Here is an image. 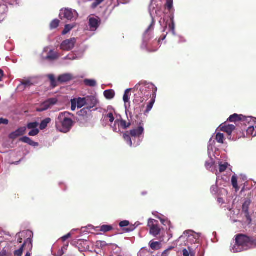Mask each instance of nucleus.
<instances>
[{
    "mask_svg": "<svg viewBox=\"0 0 256 256\" xmlns=\"http://www.w3.org/2000/svg\"><path fill=\"white\" fill-rule=\"evenodd\" d=\"M136 93L134 94V108L135 114H141L144 107V102L151 98L150 101L148 103L146 110L144 113L149 112L152 109L156 101L158 88L153 84L146 81H142L136 84L134 88Z\"/></svg>",
    "mask_w": 256,
    "mask_h": 256,
    "instance_id": "obj_1",
    "label": "nucleus"
},
{
    "mask_svg": "<svg viewBox=\"0 0 256 256\" xmlns=\"http://www.w3.org/2000/svg\"><path fill=\"white\" fill-rule=\"evenodd\" d=\"M256 246V239L244 234H239L236 236L234 244H232L230 251L232 252H239L248 250Z\"/></svg>",
    "mask_w": 256,
    "mask_h": 256,
    "instance_id": "obj_2",
    "label": "nucleus"
},
{
    "mask_svg": "<svg viewBox=\"0 0 256 256\" xmlns=\"http://www.w3.org/2000/svg\"><path fill=\"white\" fill-rule=\"evenodd\" d=\"M73 116L72 114L67 112L60 113L55 121L56 130L65 134L69 132L74 124L72 119Z\"/></svg>",
    "mask_w": 256,
    "mask_h": 256,
    "instance_id": "obj_3",
    "label": "nucleus"
},
{
    "mask_svg": "<svg viewBox=\"0 0 256 256\" xmlns=\"http://www.w3.org/2000/svg\"><path fill=\"white\" fill-rule=\"evenodd\" d=\"M214 140L210 138L208 142V155L210 159L206 162L205 166L208 170L217 175L218 172L216 166H214L215 162L212 158V154H213L214 150H216L214 146Z\"/></svg>",
    "mask_w": 256,
    "mask_h": 256,
    "instance_id": "obj_4",
    "label": "nucleus"
},
{
    "mask_svg": "<svg viewBox=\"0 0 256 256\" xmlns=\"http://www.w3.org/2000/svg\"><path fill=\"white\" fill-rule=\"evenodd\" d=\"M144 133V124L140 123L138 126L135 128L130 130V134L133 138L134 146L136 147L139 146L144 138L142 136Z\"/></svg>",
    "mask_w": 256,
    "mask_h": 256,
    "instance_id": "obj_5",
    "label": "nucleus"
},
{
    "mask_svg": "<svg viewBox=\"0 0 256 256\" xmlns=\"http://www.w3.org/2000/svg\"><path fill=\"white\" fill-rule=\"evenodd\" d=\"M59 16L61 20H66L68 21H74L78 16V12L72 8H63L60 10Z\"/></svg>",
    "mask_w": 256,
    "mask_h": 256,
    "instance_id": "obj_6",
    "label": "nucleus"
},
{
    "mask_svg": "<svg viewBox=\"0 0 256 256\" xmlns=\"http://www.w3.org/2000/svg\"><path fill=\"white\" fill-rule=\"evenodd\" d=\"M158 222L155 220L150 218L148 226L150 228V234L154 236H156L160 232V228L158 226Z\"/></svg>",
    "mask_w": 256,
    "mask_h": 256,
    "instance_id": "obj_7",
    "label": "nucleus"
},
{
    "mask_svg": "<svg viewBox=\"0 0 256 256\" xmlns=\"http://www.w3.org/2000/svg\"><path fill=\"white\" fill-rule=\"evenodd\" d=\"M58 102V100L56 98H49L42 103L40 106L37 108V111L42 112L45 111L56 104Z\"/></svg>",
    "mask_w": 256,
    "mask_h": 256,
    "instance_id": "obj_8",
    "label": "nucleus"
},
{
    "mask_svg": "<svg viewBox=\"0 0 256 256\" xmlns=\"http://www.w3.org/2000/svg\"><path fill=\"white\" fill-rule=\"evenodd\" d=\"M76 38H71L63 41L60 45V49L64 51H70L73 49L76 43Z\"/></svg>",
    "mask_w": 256,
    "mask_h": 256,
    "instance_id": "obj_9",
    "label": "nucleus"
},
{
    "mask_svg": "<svg viewBox=\"0 0 256 256\" xmlns=\"http://www.w3.org/2000/svg\"><path fill=\"white\" fill-rule=\"evenodd\" d=\"M42 56L44 58L52 60L58 58L59 55L53 50H50L48 48H45L44 50Z\"/></svg>",
    "mask_w": 256,
    "mask_h": 256,
    "instance_id": "obj_10",
    "label": "nucleus"
},
{
    "mask_svg": "<svg viewBox=\"0 0 256 256\" xmlns=\"http://www.w3.org/2000/svg\"><path fill=\"white\" fill-rule=\"evenodd\" d=\"M154 22L152 19V22L147 30H146L144 34V38H143V44H142V48H147V46L146 42L147 41L152 38V31L154 29Z\"/></svg>",
    "mask_w": 256,
    "mask_h": 256,
    "instance_id": "obj_11",
    "label": "nucleus"
},
{
    "mask_svg": "<svg viewBox=\"0 0 256 256\" xmlns=\"http://www.w3.org/2000/svg\"><path fill=\"white\" fill-rule=\"evenodd\" d=\"M250 203L251 201L250 199L246 200L245 202L242 204V212L244 214V216L246 219V222L248 224H250L252 221L248 211L249 206L250 204Z\"/></svg>",
    "mask_w": 256,
    "mask_h": 256,
    "instance_id": "obj_12",
    "label": "nucleus"
},
{
    "mask_svg": "<svg viewBox=\"0 0 256 256\" xmlns=\"http://www.w3.org/2000/svg\"><path fill=\"white\" fill-rule=\"evenodd\" d=\"M115 114H116V112L112 106H108L106 112V114L104 115V118L106 120H108L111 124H113V122L115 121Z\"/></svg>",
    "mask_w": 256,
    "mask_h": 256,
    "instance_id": "obj_13",
    "label": "nucleus"
},
{
    "mask_svg": "<svg viewBox=\"0 0 256 256\" xmlns=\"http://www.w3.org/2000/svg\"><path fill=\"white\" fill-rule=\"evenodd\" d=\"M200 235L201 234L200 233H196L192 230H189L184 232L183 236H187L188 241L196 242L198 240Z\"/></svg>",
    "mask_w": 256,
    "mask_h": 256,
    "instance_id": "obj_14",
    "label": "nucleus"
},
{
    "mask_svg": "<svg viewBox=\"0 0 256 256\" xmlns=\"http://www.w3.org/2000/svg\"><path fill=\"white\" fill-rule=\"evenodd\" d=\"M220 130L228 134V138L231 139V134L235 130L236 126L234 124H228L226 122L222 124L219 127Z\"/></svg>",
    "mask_w": 256,
    "mask_h": 256,
    "instance_id": "obj_15",
    "label": "nucleus"
},
{
    "mask_svg": "<svg viewBox=\"0 0 256 256\" xmlns=\"http://www.w3.org/2000/svg\"><path fill=\"white\" fill-rule=\"evenodd\" d=\"M34 78V77H31L23 80L18 88L21 90H24L25 88L30 87L35 84Z\"/></svg>",
    "mask_w": 256,
    "mask_h": 256,
    "instance_id": "obj_16",
    "label": "nucleus"
},
{
    "mask_svg": "<svg viewBox=\"0 0 256 256\" xmlns=\"http://www.w3.org/2000/svg\"><path fill=\"white\" fill-rule=\"evenodd\" d=\"M27 247L28 248L30 249L32 248V238H28L24 242L23 244L22 245L20 248L14 251V254L15 256H22L24 247Z\"/></svg>",
    "mask_w": 256,
    "mask_h": 256,
    "instance_id": "obj_17",
    "label": "nucleus"
},
{
    "mask_svg": "<svg viewBox=\"0 0 256 256\" xmlns=\"http://www.w3.org/2000/svg\"><path fill=\"white\" fill-rule=\"evenodd\" d=\"M26 128L25 126L20 128L14 132H11L9 134L8 137L10 139L14 140L17 138L24 135L26 132Z\"/></svg>",
    "mask_w": 256,
    "mask_h": 256,
    "instance_id": "obj_18",
    "label": "nucleus"
},
{
    "mask_svg": "<svg viewBox=\"0 0 256 256\" xmlns=\"http://www.w3.org/2000/svg\"><path fill=\"white\" fill-rule=\"evenodd\" d=\"M100 23V20L98 17H92L89 18V26L92 31L96 30Z\"/></svg>",
    "mask_w": 256,
    "mask_h": 256,
    "instance_id": "obj_19",
    "label": "nucleus"
},
{
    "mask_svg": "<svg viewBox=\"0 0 256 256\" xmlns=\"http://www.w3.org/2000/svg\"><path fill=\"white\" fill-rule=\"evenodd\" d=\"M74 78L72 74L70 73H66L60 74L58 76V82L62 84L68 82Z\"/></svg>",
    "mask_w": 256,
    "mask_h": 256,
    "instance_id": "obj_20",
    "label": "nucleus"
},
{
    "mask_svg": "<svg viewBox=\"0 0 256 256\" xmlns=\"http://www.w3.org/2000/svg\"><path fill=\"white\" fill-rule=\"evenodd\" d=\"M86 106L88 108L94 107L98 104V100L94 96H88L86 97Z\"/></svg>",
    "mask_w": 256,
    "mask_h": 256,
    "instance_id": "obj_21",
    "label": "nucleus"
},
{
    "mask_svg": "<svg viewBox=\"0 0 256 256\" xmlns=\"http://www.w3.org/2000/svg\"><path fill=\"white\" fill-rule=\"evenodd\" d=\"M131 90L130 88L126 90L124 92L123 100L124 102V108L126 109V112L127 114L128 109L130 107V92Z\"/></svg>",
    "mask_w": 256,
    "mask_h": 256,
    "instance_id": "obj_22",
    "label": "nucleus"
},
{
    "mask_svg": "<svg viewBox=\"0 0 256 256\" xmlns=\"http://www.w3.org/2000/svg\"><path fill=\"white\" fill-rule=\"evenodd\" d=\"M24 236H27L28 238H32V237L33 236V233L31 230H26L23 231L22 232H18L16 235V238L18 239V242L19 243H22V237Z\"/></svg>",
    "mask_w": 256,
    "mask_h": 256,
    "instance_id": "obj_23",
    "label": "nucleus"
},
{
    "mask_svg": "<svg viewBox=\"0 0 256 256\" xmlns=\"http://www.w3.org/2000/svg\"><path fill=\"white\" fill-rule=\"evenodd\" d=\"M113 131L116 132H120L122 129V124L120 119L116 118L113 124H110Z\"/></svg>",
    "mask_w": 256,
    "mask_h": 256,
    "instance_id": "obj_24",
    "label": "nucleus"
},
{
    "mask_svg": "<svg viewBox=\"0 0 256 256\" xmlns=\"http://www.w3.org/2000/svg\"><path fill=\"white\" fill-rule=\"evenodd\" d=\"M20 142L27 144L31 146L36 147L38 146V142H34L28 136H23L20 139Z\"/></svg>",
    "mask_w": 256,
    "mask_h": 256,
    "instance_id": "obj_25",
    "label": "nucleus"
},
{
    "mask_svg": "<svg viewBox=\"0 0 256 256\" xmlns=\"http://www.w3.org/2000/svg\"><path fill=\"white\" fill-rule=\"evenodd\" d=\"M7 12L8 7L6 4L0 5V22L4 19Z\"/></svg>",
    "mask_w": 256,
    "mask_h": 256,
    "instance_id": "obj_26",
    "label": "nucleus"
},
{
    "mask_svg": "<svg viewBox=\"0 0 256 256\" xmlns=\"http://www.w3.org/2000/svg\"><path fill=\"white\" fill-rule=\"evenodd\" d=\"M150 247L154 250H160L162 247V244L159 242H154V240H151L149 242Z\"/></svg>",
    "mask_w": 256,
    "mask_h": 256,
    "instance_id": "obj_27",
    "label": "nucleus"
},
{
    "mask_svg": "<svg viewBox=\"0 0 256 256\" xmlns=\"http://www.w3.org/2000/svg\"><path fill=\"white\" fill-rule=\"evenodd\" d=\"M242 121L244 122H246L248 123L250 126L253 125L254 124H255L256 122V118H254L252 116H242Z\"/></svg>",
    "mask_w": 256,
    "mask_h": 256,
    "instance_id": "obj_28",
    "label": "nucleus"
},
{
    "mask_svg": "<svg viewBox=\"0 0 256 256\" xmlns=\"http://www.w3.org/2000/svg\"><path fill=\"white\" fill-rule=\"evenodd\" d=\"M169 30L172 32V34L174 36L176 35V32L175 31V24L174 22V16H172L170 17V22L168 24Z\"/></svg>",
    "mask_w": 256,
    "mask_h": 256,
    "instance_id": "obj_29",
    "label": "nucleus"
},
{
    "mask_svg": "<svg viewBox=\"0 0 256 256\" xmlns=\"http://www.w3.org/2000/svg\"><path fill=\"white\" fill-rule=\"evenodd\" d=\"M104 94L106 99L112 100L115 96V92L113 90H106L104 92Z\"/></svg>",
    "mask_w": 256,
    "mask_h": 256,
    "instance_id": "obj_30",
    "label": "nucleus"
},
{
    "mask_svg": "<svg viewBox=\"0 0 256 256\" xmlns=\"http://www.w3.org/2000/svg\"><path fill=\"white\" fill-rule=\"evenodd\" d=\"M242 115H238V114H234L230 116L228 119V121L230 122H236L239 120H242Z\"/></svg>",
    "mask_w": 256,
    "mask_h": 256,
    "instance_id": "obj_31",
    "label": "nucleus"
},
{
    "mask_svg": "<svg viewBox=\"0 0 256 256\" xmlns=\"http://www.w3.org/2000/svg\"><path fill=\"white\" fill-rule=\"evenodd\" d=\"M84 84L85 86L90 87H94L96 86V81L94 79H84Z\"/></svg>",
    "mask_w": 256,
    "mask_h": 256,
    "instance_id": "obj_32",
    "label": "nucleus"
},
{
    "mask_svg": "<svg viewBox=\"0 0 256 256\" xmlns=\"http://www.w3.org/2000/svg\"><path fill=\"white\" fill-rule=\"evenodd\" d=\"M75 99L78 108H82V106L86 105V98H78Z\"/></svg>",
    "mask_w": 256,
    "mask_h": 256,
    "instance_id": "obj_33",
    "label": "nucleus"
},
{
    "mask_svg": "<svg viewBox=\"0 0 256 256\" xmlns=\"http://www.w3.org/2000/svg\"><path fill=\"white\" fill-rule=\"evenodd\" d=\"M188 250L184 248L182 250L183 256H195L196 253L193 248L188 247Z\"/></svg>",
    "mask_w": 256,
    "mask_h": 256,
    "instance_id": "obj_34",
    "label": "nucleus"
},
{
    "mask_svg": "<svg viewBox=\"0 0 256 256\" xmlns=\"http://www.w3.org/2000/svg\"><path fill=\"white\" fill-rule=\"evenodd\" d=\"M52 121V120L50 118H47L44 120H42L40 124V128L41 130H43L45 129L48 124H50Z\"/></svg>",
    "mask_w": 256,
    "mask_h": 256,
    "instance_id": "obj_35",
    "label": "nucleus"
},
{
    "mask_svg": "<svg viewBox=\"0 0 256 256\" xmlns=\"http://www.w3.org/2000/svg\"><path fill=\"white\" fill-rule=\"evenodd\" d=\"M218 166H219V172H224L226 168H228V167H230V164H228V162H218Z\"/></svg>",
    "mask_w": 256,
    "mask_h": 256,
    "instance_id": "obj_36",
    "label": "nucleus"
},
{
    "mask_svg": "<svg viewBox=\"0 0 256 256\" xmlns=\"http://www.w3.org/2000/svg\"><path fill=\"white\" fill-rule=\"evenodd\" d=\"M76 26V24H66L64 26V30L62 32V34L65 35L68 34L69 32H70Z\"/></svg>",
    "mask_w": 256,
    "mask_h": 256,
    "instance_id": "obj_37",
    "label": "nucleus"
},
{
    "mask_svg": "<svg viewBox=\"0 0 256 256\" xmlns=\"http://www.w3.org/2000/svg\"><path fill=\"white\" fill-rule=\"evenodd\" d=\"M81 56H77L76 54L74 53H70L68 54V56L63 58V60H74L76 59H78L81 58Z\"/></svg>",
    "mask_w": 256,
    "mask_h": 256,
    "instance_id": "obj_38",
    "label": "nucleus"
},
{
    "mask_svg": "<svg viewBox=\"0 0 256 256\" xmlns=\"http://www.w3.org/2000/svg\"><path fill=\"white\" fill-rule=\"evenodd\" d=\"M123 138H124V140L126 142L128 145H129L130 146H134V143L132 142V140L128 134H124Z\"/></svg>",
    "mask_w": 256,
    "mask_h": 256,
    "instance_id": "obj_39",
    "label": "nucleus"
},
{
    "mask_svg": "<svg viewBox=\"0 0 256 256\" xmlns=\"http://www.w3.org/2000/svg\"><path fill=\"white\" fill-rule=\"evenodd\" d=\"M159 220L163 225L165 226H169V230L172 228L170 222L169 221L167 218L164 216L163 218H159Z\"/></svg>",
    "mask_w": 256,
    "mask_h": 256,
    "instance_id": "obj_40",
    "label": "nucleus"
},
{
    "mask_svg": "<svg viewBox=\"0 0 256 256\" xmlns=\"http://www.w3.org/2000/svg\"><path fill=\"white\" fill-rule=\"evenodd\" d=\"M216 140L220 144H223L224 141V135L220 132H217L216 136Z\"/></svg>",
    "mask_w": 256,
    "mask_h": 256,
    "instance_id": "obj_41",
    "label": "nucleus"
},
{
    "mask_svg": "<svg viewBox=\"0 0 256 256\" xmlns=\"http://www.w3.org/2000/svg\"><path fill=\"white\" fill-rule=\"evenodd\" d=\"M100 232H106L110 231L112 229V227L110 225H102L100 227Z\"/></svg>",
    "mask_w": 256,
    "mask_h": 256,
    "instance_id": "obj_42",
    "label": "nucleus"
},
{
    "mask_svg": "<svg viewBox=\"0 0 256 256\" xmlns=\"http://www.w3.org/2000/svg\"><path fill=\"white\" fill-rule=\"evenodd\" d=\"M48 76L52 86L54 88L56 87V86L57 82L55 79L54 76V74H48Z\"/></svg>",
    "mask_w": 256,
    "mask_h": 256,
    "instance_id": "obj_43",
    "label": "nucleus"
},
{
    "mask_svg": "<svg viewBox=\"0 0 256 256\" xmlns=\"http://www.w3.org/2000/svg\"><path fill=\"white\" fill-rule=\"evenodd\" d=\"M232 184L233 187L236 189V191L238 190V186L237 182V178L236 176H233L232 178Z\"/></svg>",
    "mask_w": 256,
    "mask_h": 256,
    "instance_id": "obj_44",
    "label": "nucleus"
},
{
    "mask_svg": "<svg viewBox=\"0 0 256 256\" xmlns=\"http://www.w3.org/2000/svg\"><path fill=\"white\" fill-rule=\"evenodd\" d=\"M254 126L252 125H250L249 126L247 130V132L248 134H250L252 136H256V132H254Z\"/></svg>",
    "mask_w": 256,
    "mask_h": 256,
    "instance_id": "obj_45",
    "label": "nucleus"
},
{
    "mask_svg": "<svg viewBox=\"0 0 256 256\" xmlns=\"http://www.w3.org/2000/svg\"><path fill=\"white\" fill-rule=\"evenodd\" d=\"M60 21L57 19L53 20L50 24V28L51 29L56 28L59 25Z\"/></svg>",
    "mask_w": 256,
    "mask_h": 256,
    "instance_id": "obj_46",
    "label": "nucleus"
},
{
    "mask_svg": "<svg viewBox=\"0 0 256 256\" xmlns=\"http://www.w3.org/2000/svg\"><path fill=\"white\" fill-rule=\"evenodd\" d=\"M38 126V123L37 122H32L28 123L27 125V128L30 130H34V128H37Z\"/></svg>",
    "mask_w": 256,
    "mask_h": 256,
    "instance_id": "obj_47",
    "label": "nucleus"
},
{
    "mask_svg": "<svg viewBox=\"0 0 256 256\" xmlns=\"http://www.w3.org/2000/svg\"><path fill=\"white\" fill-rule=\"evenodd\" d=\"M128 226H130V222H129V221L126 220L121 221L119 223V226L121 228H123L124 227Z\"/></svg>",
    "mask_w": 256,
    "mask_h": 256,
    "instance_id": "obj_48",
    "label": "nucleus"
},
{
    "mask_svg": "<svg viewBox=\"0 0 256 256\" xmlns=\"http://www.w3.org/2000/svg\"><path fill=\"white\" fill-rule=\"evenodd\" d=\"M121 122L122 124V129L125 130L128 128L130 126V122H127L126 120L120 119Z\"/></svg>",
    "mask_w": 256,
    "mask_h": 256,
    "instance_id": "obj_49",
    "label": "nucleus"
},
{
    "mask_svg": "<svg viewBox=\"0 0 256 256\" xmlns=\"http://www.w3.org/2000/svg\"><path fill=\"white\" fill-rule=\"evenodd\" d=\"M39 133V130L38 128L32 130L28 133L30 136H36Z\"/></svg>",
    "mask_w": 256,
    "mask_h": 256,
    "instance_id": "obj_50",
    "label": "nucleus"
},
{
    "mask_svg": "<svg viewBox=\"0 0 256 256\" xmlns=\"http://www.w3.org/2000/svg\"><path fill=\"white\" fill-rule=\"evenodd\" d=\"M104 0H96L92 4V8H95Z\"/></svg>",
    "mask_w": 256,
    "mask_h": 256,
    "instance_id": "obj_51",
    "label": "nucleus"
},
{
    "mask_svg": "<svg viewBox=\"0 0 256 256\" xmlns=\"http://www.w3.org/2000/svg\"><path fill=\"white\" fill-rule=\"evenodd\" d=\"M10 252L8 248H4L0 252V256H6Z\"/></svg>",
    "mask_w": 256,
    "mask_h": 256,
    "instance_id": "obj_52",
    "label": "nucleus"
},
{
    "mask_svg": "<svg viewBox=\"0 0 256 256\" xmlns=\"http://www.w3.org/2000/svg\"><path fill=\"white\" fill-rule=\"evenodd\" d=\"M166 7L168 10H170L173 6V0H166Z\"/></svg>",
    "mask_w": 256,
    "mask_h": 256,
    "instance_id": "obj_53",
    "label": "nucleus"
},
{
    "mask_svg": "<svg viewBox=\"0 0 256 256\" xmlns=\"http://www.w3.org/2000/svg\"><path fill=\"white\" fill-rule=\"evenodd\" d=\"M71 110L72 111L76 110V107H77V104L76 102V99H73L71 100Z\"/></svg>",
    "mask_w": 256,
    "mask_h": 256,
    "instance_id": "obj_54",
    "label": "nucleus"
},
{
    "mask_svg": "<svg viewBox=\"0 0 256 256\" xmlns=\"http://www.w3.org/2000/svg\"><path fill=\"white\" fill-rule=\"evenodd\" d=\"M174 248L173 246H170L164 251L162 254V256H168V254L169 252Z\"/></svg>",
    "mask_w": 256,
    "mask_h": 256,
    "instance_id": "obj_55",
    "label": "nucleus"
},
{
    "mask_svg": "<svg viewBox=\"0 0 256 256\" xmlns=\"http://www.w3.org/2000/svg\"><path fill=\"white\" fill-rule=\"evenodd\" d=\"M135 229L134 224H132L128 228H124V230L126 232H133Z\"/></svg>",
    "mask_w": 256,
    "mask_h": 256,
    "instance_id": "obj_56",
    "label": "nucleus"
},
{
    "mask_svg": "<svg viewBox=\"0 0 256 256\" xmlns=\"http://www.w3.org/2000/svg\"><path fill=\"white\" fill-rule=\"evenodd\" d=\"M96 245L98 246L103 248L106 246L107 244L104 241H98L96 242Z\"/></svg>",
    "mask_w": 256,
    "mask_h": 256,
    "instance_id": "obj_57",
    "label": "nucleus"
},
{
    "mask_svg": "<svg viewBox=\"0 0 256 256\" xmlns=\"http://www.w3.org/2000/svg\"><path fill=\"white\" fill-rule=\"evenodd\" d=\"M8 124V120L6 118H0V125L2 124L6 125Z\"/></svg>",
    "mask_w": 256,
    "mask_h": 256,
    "instance_id": "obj_58",
    "label": "nucleus"
},
{
    "mask_svg": "<svg viewBox=\"0 0 256 256\" xmlns=\"http://www.w3.org/2000/svg\"><path fill=\"white\" fill-rule=\"evenodd\" d=\"M186 42V40L184 37L182 36H179L178 42L180 44L184 43V42Z\"/></svg>",
    "mask_w": 256,
    "mask_h": 256,
    "instance_id": "obj_59",
    "label": "nucleus"
},
{
    "mask_svg": "<svg viewBox=\"0 0 256 256\" xmlns=\"http://www.w3.org/2000/svg\"><path fill=\"white\" fill-rule=\"evenodd\" d=\"M70 236V234L68 233V234L64 236L62 238V240L63 242L66 241L68 238Z\"/></svg>",
    "mask_w": 256,
    "mask_h": 256,
    "instance_id": "obj_60",
    "label": "nucleus"
},
{
    "mask_svg": "<svg viewBox=\"0 0 256 256\" xmlns=\"http://www.w3.org/2000/svg\"><path fill=\"white\" fill-rule=\"evenodd\" d=\"M153 215L156 216V218H158L159 219V218H163L164 217V216L162 215L161 214L158 213V212H153Z\"/></svg>",
    "mask_w": 256,
    "mask_h": 256,
    "instance_id": "obj_61",
    "label": "nucleus"
},
{
    "mask_svg": "<svg viewBox=\"0 0 256 256\" xmlns=\"http://www.w3.org/2000/svg\"><path fill=\"white\" fill-rule=\"evenodd\" d=\"M211 190L212 192H216V190H217V187L216 186H212V187H211Z\"/></svg>",
    "mask_w": 256,
    "mask_h": 256,
    "instance_id": "obj_62",
    "label": "nucleus"
},
{
    "mask_svg": "<svg viewBox=\"0 0 256 256\" xmlns=\"http://www.w3.org/2000/svg\"><path fill=\"white\" fill-rule=\"evenodd\" d=\"M168 34V32L166 33L164 36H162L158 40V42H160V40H164L166 39V36Z\"/></svg>",
    "mask_w": 256,
    "mask_h": 256,
    "instance_id": "obj_63",
    "label": "nucleus"
},
{
    "mask_svg": "<svg viewBox=\"0 0 256 256\" xmlns=\"http://www.w3.org/2000/svg\"><path fill=\"white\" fill-rule=\"evenodd\" d=\"M141 224L139 222H135V224H134V227L135 228H136L137 227H138Z\"/></svg>",
    "mask_w": 256,
    "mask_h": 256,
    "instance_id": "obj_64",
    "label": "nucleus"
}]
</instances>
